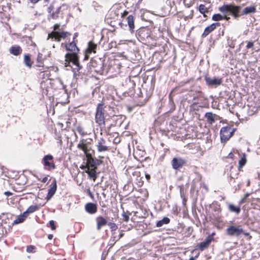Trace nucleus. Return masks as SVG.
<instances>
[{
	"label": "nucleus",
	"mask_w": 260,
	"mask_h": 260,
	"mask_svg": "<svg viewBox=\"0 0 260 260\" xmlns=\"http://www.w3.org/2000/svg\"><path fill=\"white\" fill-rule=\"evenodd\" d=\"M223 17H224V19H226V20H229V19H230V17H227V16H226V14H225V15H224V16H223Z\"/></svg>",
	"instance_id": "6e6d98bb"
},
{
	"label": "nucleus",
	"mask_w": 260,
	"mask_h": 260,
	"mask_svg": "<svg viewBox=\"0 0 260 260\" xmlns=\"http://www.w3.org/2000/svg\"><path fill=\"white\" fill-rule=\"evenodd\" d=\"M246 200V199H245V198H243V199H242L240 201L239 203H240V204H242V203H243L245 202Z\"/></svg>",
	"instance_id": "09e8293b"
},
{
	"label": "nucleus",
	"mask_w": 260,
	"mask_h": 260,
	"mask_svg": "<svg viewBox=\"0 0 260 260\" xmlns=\"http://www.w3.org/2000/svg\"><path fill=\"white\" fill-rule=\"evenodd\" d=\"M44 83H51V81L49 80V79H47L45 81H43L42 82V86L43 85V84Z\"/></svg>",
	"instance_id": "49530a36"
},
{
	"label": "nucleus",
	"mask_w": 260,
	"mask_h": 260,
	"mask_svg": "<svg viewBox=\"0 0 260 260\" xmlns=\"http://www.w3.org/2000/svg\"><path fill=\"white\" fill-rule=\"evenodd\" d=\"M53 157L52 155L50 154L45 155L43 159V164L45 167H48V169L49 170H54L55 169V166L53 162H50V161H52Z\"/></svg>",
	"instance_id": "9b49d317"
},
{
	"label": "nucleus",
	"mask_w": 260,
	"mask_h": 260,
	"mask_svg": "<svg viewBox=\"0 0 260 260\" xmlns=\"http://www.w3.org/2000/svg\"><path fill=\"white\" fill-rule=\"evenodd\" d=\"M135 173L137 174L138 175L140 174V172H136Z\"/></svg>",
	"instance_id": "bf43d9fd"
},
{
	"label": "nucleus",
	"mask_w": 260,
	"mask_h": 260,
	"mask_svg": "<svg viewBox=\"0 0 260 260\" xmlns=\"http://www.w3.org/2000/svg\"><path fill=\"white\" fill-rule=\"evenodd\" d=\"M70 34L66 31H52L51 33L48 34V39H54L55 40L59 42L62 39L66 38Z\"/></svg>",
	"instance_id": "20e7f679"
},
{
	"label": "nucleus",
	"mask_w": 260,
	"mask_h": 260,
	"mask_svg": "<svg viewBox=\"0 0 260 260\" xmlns=\"http://www.w3.org/2000/svg\"><path fill=\"white\" fill-rule=\"evenodd\" d=\"M27 251L29 252H32V246L30 245L29 246L27 247Z\"/></svg>",
	"instance_id": "a18cd8bd"
},
{
	"label": "nucleus",
	"mask_w": 260,
	"mask_h": 260,
	"mask_svg": "<svg viewBox=\"0 0 260 260\" xmlns=\"http://www.w3.org/2000/svg\"><path fill=\"white\" fill-rule=\"evenodd\" d=\"M82 169H86L85 172L88 174L89 177L92 178L93 181H95L97 178V174L96 172V168H90L87 166H83L81 167Z\"/></svg>",
	"instance_id": "ddd939ff"
},
{
	"label": "nucleus",
	"mask_w": 260,
	"mask_h": 260,
	"mask_svg": "<svg viewBox=\"0 0 260 260\" xmlns=\"http://www.w3.org/2000/svg\"><path fill=\"white\" fill-rule=\"evenodd\" d=\"M31 3H32V0H29Z\"/></svg>",
	"instance_id": "0e129e2a"
},
{
	"label": "nucleus",
	"mask_w": 260,
	"mask_h": 260,
	"mask_svg": "<svg viewBox=\"0 0 260 260\" xmlns=\"http://www.w3.org/2000/svg\"><path fill=\"white\" fill-rule=\"evenodd\" d=\"M97 223V229L100 231L103 226L107 224V221L102 216H99L96 219Z\"/></svg>",
	"instance_id": "a211bd4d"
},
{
	"label": "nucleus",
	"mask_w": 260,
	"mask_h": 260,
	"mask_svg": "<svg viewBox=\"0 0 260 260\" xmlns=\"http://www.w3.org/2000/svg\"><path fill=\"white\" fill-rule=\"evenodd\" d=\"M228 209L230 210V211L236 213L237 214H238L241 211L240 207H236L232 204L229 205Z\"/></svg>",
	"instance_id": "393cba45"
},
{
	"label": "nucleus",
	"mask_w": 260,
	"mask_h": 260,
	"mask_svg": "<svg viewBox=\"0 0 260 260\" xmlns=\"http://www.w3.org/2000/svg\"><path fill=\"white\" fill-rule=\"evenodd\" d=\"M50 55V52L47 49H43L39 52L37 59V66L43 67V60Z\"/></svg>",
	"instance_id": "0eeeda50"
},
{
	"label": "nucleus",
	"mask_w": 260,
	"mask_h": 260,
	"mask_svg": "<svg viewBox=\"0 0 260 260\" xmlns=\"http://www.w3.org/2000/svg\"><path fill=\"white\" fill-rule=\"evenodd\" d=\"M224 17L223 16L220 14H215L212 16V20L215 21H218L224 19Z\"/></svg>",
	"instance_id": "473e14b6"
},
{
	"label": "nucleus",
	"mask_w": 260,
	"mask_h": 260,
	"mask_svg": "<svg viewBox=\"0 0 260 260\" xmlns=\"http://www.w3.org/2000/svg\"><path fill=\"white\" fill-rule=\"evenodd\" d=\"M108 225L110 226V228L112 231H115L117 229V225L114 223H109Z\"/></svg>",
	"instance_id": "c9c22d12"
},
{
	"label": "nucleus",
	"mask_w": 260,
	"mask_h": 260,
	"mask_svg": "<svg viewBox=\"0 0 260 260\" xmlns=\"http://www.w3.org/2000/svg\"><path fill=\"white\" fill-rule=\"evenodd\" d=\"M122 215L123 217V219L125 221L127 222L129 220V215H127L126 213L123 212Z\"/></svg>",
	"instance_id": "58836bf2"
},
{
	"label": "nucleus",
	"mask_w": 260,
	"mask_h": 260,
	"mask_svg": "<svg viewBox=\"0 0 260 260\" xmlns=\"http://www.w3.org/2000/svg\"><path fill=\"white\" fill-rule=\"evenodd\" d=\"M123 234H120V237H122L123 236Z\"/></svg>",
	"instance_id": "052dcab7"
},
{
	"label": "nucleus",
	"mask_w": 260,
	"mask_h": 260,
	"mask_svg": "<svg viewBox=\"0 0 260 260\" xmlns=\"http://www.w3.org/2000/svg\"><path fill=\"white\" fill-rule=\"evenodd\" d=\"M48 180V177H45L43 178L42 180V182L45 183Z\"/></svg>",
	"instance_id": "3c124183"
},
{
	"label": "nucleus",
	"mask_w": 260,
	"mask_h": 260,
	"mask_svg": "<svg viewBox=\"0 0 260 260\" xmlns=\"http://www.w3.org/2000/svg\"><path fill=\"white\" fill-rule=\"evenodd\" d=\"M254 46L253 43L252 42H248L246 45L247 48H253Z\"/></svg>",
	"instance_id": "79ce46f5"
},
{
	"label": "nucleus",
	"mask_w": 260,
	"mask_h": 260,
	"mask_svg": "<svg viewBox=\"0 0 260 260\" xmlns=\"http://www.w3.org/2000/svg\"><path fill=\"white\" fill-rule=\"evenodd\" d=\"M104 143H105V140L103 139H101V140L98 142L97 146L99 151L102 152L108 150V147L104 145Z\"/></svg>",
	"instance_id": "4be33fe9"
},
{
	"label": "nucleus",
	"mask_w": 260,
	"mask_h": 260,
	"mask_svg": "<svg viewBox=\"0 0 260 260\" xmlns=\"http://www.w3.org/2000/svg\"><path fill=\"white\" fill-rule=\"evenodd\" d=\"M145 177L148 181H149L150 179V176L148 174H145Z\"/></svg>",
	"instance_id": "8fccbe9b"
},
{
	"label": "nucleus",
	"mask_w": 260,
	"mask_h": 260,
	"mask_svg": "<svg viewBox=\"0 0 260 260\" xmlns=\"http://www.w3.org/2000/svg\"><path fill=\"white\" fill-rule=\"evenodd\" d=\"M209 221L214 224L215 226H218V224L222 222L220 211L219 210H215L214 213L210 215Z\"/></svg>",
	"instance_id": "6e6552de"
},
{
	"label": "nucleus",
	"mask_w": 260,
	"mask_h": 260,
	"mask_svg": "<svg viewBox=\"0 0 260 260\" xmlns=\"http://www.w3.org/2000/svg\"><path fill=\"white\" fill-rule=\"evenodd\" d=\"M85 209L86 212L90 214H94L97 211L96 205L91 203H88L86 204Z\"/></svg>",
	"instance_id": "dca6fc26"
},
{
	"label": "nucleus",
	"mask_w": 260,
	"mask_h": 260,
	"mask_svg": "<svg viewBox=\"0 0 260 260\" xmlns=\"http://www.w3.org/2000/svg\"><path fill=\"white\" fill-rule=\"evenodd\" d=\"M186 160L181 157H175L171 161V165L174 169L177 170L186 164Z\"/></svg>",
	"instance_id": "1a4fd4ad"
},
{
	"label": "nucleus",
	"mask_w": 260,
	"mask_h": 260,
	"mask_svg": "<svg viewBox=\"0 0 260 260\" xmlns=\"http://www.w3.org/2000/svg\"><path fill=\"white\" fill-rule=\"evenodd\" d=\"M57 189V183L56 181L54 179L51 184L50 185V188L48 190V192L47 196V199L48 200L51 199L53 195L56 192Z\"/></svg>",
	"instance_id": "f8f14e48"
},
{
	"label": "nucleus",
	"mask_w": 260,
	"mask_h": 260,
	"mask_svg": "<svg viewBox=\"0 0 260 260\" xmlns=\"http://www.w3.org/2000/svg\"><path fill=\"white\" fill-rule=\"evenodd\" d=\"M205 80L208 86L212 87H216L221 85L222 82V79L221 78L216 77L211 78L206 76Z\"/></svg>",
	"instance_id": "39448f33"
},
{
	"label": "nucleus",
	"mask_w": 260,
	"mask_h": 260,
	"mask_svg": "<svg viewBox=\"0 0 260 260\" xmlns=\"http://www.w3.org/2000/svg\"><path fill=\"white\" fill-rule=\"evenodd\" d=\"M243 232V229L241 226H235L231 225L226 230V233L230 236H239Z\"/></svg>",
	"instance_id": "423d86ee"
},
{
	"label": "nucleus",
	"mask_w": 260,
	"mask_h": 260,
	"mask_svg": "<svg viewBox=\"0 0 260 260\" xmlns=\"http://www.w3.org/2000/svg\"><path fill=\"white\" fill-rule=\"evenodd\" d=\"M215 235V232L212 233L210 235L208 236V237H210L211 238H213V237Z\"/></svg>",
	"instance_id": "864d4df0"
},
{
	"label": "nucleus",
	"mask_w": 260,
	"mask_h": 260,
	"mask_svg": "<svg viewBox=\"0 0 260 260\" xmlns=\"http://www.w3.org/2000/svg\"><path fill=\"white\" fill-rule=\"evenodd\" d=\"M220 25V23L218 22L213 23L210 25L205 28L204 32L203 33L202 37V38L206 37L210 32L213 31L217 26Z\"/></svg>",
	"instance_id": "4468645a"
},
{
	"label": "nucleus",
	"mask_w": 260,
	"mask_h": 260,
	"mask_svg": "<svg viewBox=\"0 0 260 260\" xmlns=\"http://www.w3.org/2000/svg\"><path fill=\"white\" fill-rule=\"evenodd\" d=\"M60 30V25L59 24H55L54 26V29L53 31H59Z\"/></svg>",
	"instance_id": "ea45409f"
},
{
	"label": "nucleus",
	"mask_w": 260,
	"mask_h": 260,
	"mask_svg": "<svg viewBox=\"0 0 260 260\" xmlns=\"http://www.w3.org/2000/svg\"><path fill=\"white\" fill-rule=\"evenodd\" d=\"M241 14H240L239 13H237L233 15V16L235 19H238V18L241 16Z\"/></svg>",
	"instance_id": "37998d69"
},
{
	"label": "nucleus",
	"mask_w": 260,
	"mask_h": 260,
	"mask_svg": "<svg viewBox=\"0 0 260 260\" xmlns=\"http://www.w3.org/2000/svg\"><path fill=\"white\" fill-rule=\"evenodd\" d=\"M247 184H248V185L249 184V181H248V182H247Z\"/></svg>",
	"instance_id": "69168bd1"
},
{
	"label": "nucleus",
	"mask_w": 260,
	"mask_h": 260,
	"mask_svg": "<svg viewBox=\"0 0 260 260\" xmlns=\"http://www.w3.org/2000/svg\"><path fill=\"white\" fill-rule=\"evenodd\" d=\"M249 193H246L245 196H244V198H245V199H246L249 196Z\"/></svg>",
	"instance_id": "5fc2aeb1"
},
{
	"label": "nucleus",
	"mask_w": 260,
	"mask_h": 260,
	"mask_svg": "<svg viewBox=\"0 0 260 260\" xmlns=\"http://www.w3.org/2000/svg\"><path fill=\"white\" fill-rule=\"evenodd\" d=\"M229 155H230V156L233 155L232 153H230L229 154Z\"/></svg>",
	"instance_id": "e2e57ef3"
},
{
	"label": "nucleus",
	"mask_w": 260,
	"mask_h": 260,
	"mask_svg": "<svg viewBox=\"0 0 260 260\" xmlns=\"http://www.w3.org/2000/svg\"><path fill=\"white\" fill-rule=\"evenodd\" d=\"M170 219L168 217H165L161 220H159L156 223V226L157 227H161L164 224H167L170 222Z\"/></svg>",
	"instance_id": "a878e982"
},
{
	"label": "nucleus",
	"mask_w": 260,
	"mask_h": 260,
	"mask_svg": "<svg viewBox=\"0 0 260 260\" xmlns=\"http://www.w3.org/2000/svg\"><path fill=\"white\" fill-rule=\"evenodd\" d=\"M66 49L68 51L72 52V53H69L65 55L64 66L65 67H72L71 63L74 65L76 68L75 70L78 71H79L82 67L80 65L79 62V58L77 55V53L79 51L76 44L74 42H72L69 44L66 45Z\"/></svg>",
	"instance_id": "f257e3e1"
},
{
	"label": "nucleus",
	"mask_w": 260,
	"mask_h": 260,
	"mask_svg": "<svg viewBox=\"0 0 260 260\" xmlns=\"http://www.w3.org/2000/svg\"><path fill=\"white\" fill-rule=\"evenodd\" d=\"M49 224H50V226L52 230H54L55 229V226L54 222L53 220L50 221Z\"/></svg>",
	"instance_id": "a19ab883"
},
{
	"label": "nucleus",
	"mask_w": 260,
	"mask_h": 260,
	"mask_svg": "<svg viewBox=\"0 0 260 260\" xmlns=\"http://www.w3.org/2000/svg\"><path fill=\"white\" fill-rule=\"evenodd\" d=\"M22 52V49L19 46H12L10 49V52L14 55H18Z\"/></svg>",
	"instance_id": "5701e85b"
},
{
	"label": "nucleus",
	"mask_w": 260,
	"mask_h": 260,
	"mask_svg": "<svg viewBox=\"0 0 260 260\" xmlns=\"http://www.w3.org/2000/svg\"><path fill=\"white\" fill-rule=\"evenodd\" d=\"M96 46H97L95 44L93 43V42H89L87 51L89 53H91V52L95 53V50L96 49Z\"/></svg>",
	"instance_id": "c85d7f7f"
},
{
	"label": "nucleus",
	"mask_w": 260,
	"mask_h": 260,
	"mask_svg": "<svg viewBox=\"0 0 260 260\" xmlns=\"http://www.w3.org/2000/svg\"><path fill=\"white\" fill-rule=\"evenodd\" d=\"M45 2L48 3L49 0H45Z\"/></svg>",
	"instance_id": "680f3d73"
},
{
	"label": "nucleus",
	"mask_w": 260,
	"mask_h": 260,
	"mask_svg": "<svg viewBox=\"0 0 260 260\" xmlns=\"http://www.w3.org/2000/svg\"><path fill=\"white\" fill-rule=\"evenodd\" d=\"M32 212V206H30L26 211L23 213L18 216L13 221V224H17L18 223L22 222L28 216L29 213Z\"/></svg>",
	"instance_id": "9d476101"
},
{
	"label": "nucleus",
	"mask_w": 260,
	"mask_h": 260,
	"mask_svg": "<svg viewBox=\"0 0 260 260\" xmlns=\"http://www.w3.org/2000/svg\"><path fill=\"white\" fill-rule=\"evenodd\" d=\"M128 12L126 11H124V12L122 14V17H125V16H126L127 14H128Z\"/></svg>",
	"instance_id": "de8ad7c7"
},
{
	"label": "nucleus",
	"mask_w": 260,
	"mask_h": 260,
	"mask_svg": "<svg viewBox=\"0 0 260 260\" xmlns=\"http://www.w3.org/2000/svg\"><path fill=\"white\" fill-rule=\"evenodd\" d=\"M77 131L82 136L86 134V133H84L83 128L81 126H78L77 127Z\"/></svg>",
	"instance_id": "4c0bfd02"
},
{
	"label": "nucleus",
	"mask_w": 260,
	"mask_h": 260,
	"mask_svg": "<svg viewBox=\"0 0 260 260\" xmlns=\"http://www.w3.org/2000/svg\"><path fill=\"white\" fill-rule=\"evenodd\" d=\"M83 140H82L81 141V142H80V143L79 144H78L77 147L79 149L83 150L84 151L85 154L86 155V154L89 153L87 145L86 144H84L83 143Z\"/></svg>",
	"instance_id": "b1692460"
},
{
	"label": "nucleus",
	"mask_w": 260,
	"mask_h": 260,
	"mask_svg": "<svg viewBox=\"0 0 260 260\" xmlns=\"http://www.w3.org/2000/svg\"><path fill=\"white\" fill-rule=\"evenodd\" d=\"M24 61L26 66L29 68L31 67V62L30 60V55L25 54L24 56Z\"/></svg>",
	"instance_id": "cd10ccee"
},
{
	"label": "nucleus",
	"mask_w": 260,
	"mask_h": 260,
	"mask_svg": "<svg viewBox=\"0 0 260 260\" xmlns=\"http://www.w3.org/2000/svg\"><path fill=\"white\" fill-rule=\"evenodd\" d=\"M86 156L87 158V162L86 165L85 166H87L88 167L92 168H96L95 167V160L92 158L91 154L89 153L86 154Z\"/></svg>",
	"instance_id": "f3484780"
},
{
	"label": "nucleus",
	"mask_w": 260,
	"mask_h": 260,
	"mask_svg": "<svg viewBox=\"0 0 260 260\" xmlns=\"http://www.w3.org/2000/svg\"><path fill=\"white\" fill-rule=\"evenodd\" d=\"M246 159L244 156L243 157L241 158L240 160L239 161V166L240 168H242L246 164Z\"/></svg>",
	"instance_id": "72a5a7b5"
},
{
	"label": "nucleus",
	"mask_w": 260,
	"mask_h": 260,
	"mask_svg": "<svg viewBox=\"0 0 260 260\" xmlns=\"http://www.w3.org/2000/svg\"><path fill=\"white\" fill-rule=\"evenodd\" d=\"M126 20L129 28V30L131 31H133L134 29L135 28L134 16L132 15H130L127 17Z\"/></svg>",
	"instance_id": "412c9836"
},
{
	"label": "nucleus",
	"mask_w": 260,
	"mask_h": 260,
	"mask_svg": "<svg viewBox=\"0 0 260 260\" xmlns=\"http://www.w3.org/2000/svg\"><path fill=\"white\" fill-rule=\"evenodd\" d=\"M189 260H194V258L193 257H191L189 258Z\"/></svg>",
	"instance_id": "13d9d810"
},
{
	"label": "nucleus",
	"mask_w": 260,
	"mask_h": 260,
	"mask_svg": "<svg viewBox=\"0 0 260 260\" xmlns=\"http://www.w3.org/2000/svg\"><path fill=\"white\" fill-rule=\"evenodd\" d=\"M241 7L240 6H236L232 5H231L230 13L234 15L236 13H239V11L241 9Z\"/></svg>",
	"instance_id": "7c9ffc66"
},
{
	"label": "nucleus",
	"mask_w": 260,
	"mask_h": 260,
	"mask_svg": "<svg viewBox=\"0 0 260 260\" xmlns=\"http://www.w3.org/2000/svg\"><path fill=\"white\" fill-rule=\"evenodd\" d=\"M231 5H225L219 8V11L222 12L224 15L228 13H230Z\"/></svg>",
	"instance_id": "bb28decb"
},
{
	"label": "nucleus",
	"mask_w": 260,
	"mask_h": 260,
	"mask_svg": "<svg viewBox=\"0 0 260 260\" xmlns=\"http://www.w3.org/2000/svg\"><path fill=\"white\" fill-rule=\"evenodd\" d=\"M217 116L216 114H213L211 112H207L205 114V117L207 119V122L212 124L215 121V117Z\"/></svg>",
	"instance_id": "aec40b11"
},
{
	"label": "nucleus",
	"mask_w": 260,
	"mask_h": 260,
	"mask_svg": "<svg viewBox=\"0 0 260 260\" xmlns=\"http://www.w3.org/2000/svg\"><path fill=\"white\" fill-rule=\"evenodd\" d=\"M104 105L103 104H99L96 108V112L95 114V122L100 126L103 128L105 125V118L104 116Z\"/></svg>",
	"instance_id": "f03ea898"
},
{
	"label": "nucleus",
	"mask_w": 260,
	"mask_h": 260,
	"mask_svg": "<svg viewBox=\"0 0 260 260\" xmlns=\"http://www.w3.org/2000/svg\"><path fill=\"white\" fill-rule=\"evenodd\" d=\"M61 7L57 8L55 12L50 13L49 15V19L52 18L53 19H56L58 17V14L60 12Z\"/></svg>",
	"instance_id": "c756f323"
},
{
	"label": "nucleus",
	"mask_w": 260,
	"mask_h": 260,
	"mask_svg": "<svg viewBox=\"0 0 260 260\" xmlns=\"http://www.w3.org/2000/svg\"><path fill=\"white\" fill-rule=\"evenodd\" d=\"M37 209V207L36 206H34V208H33L34 211H35Z\"/></svg>",
	"instance_id": "4d7b16f0"
},
{
	"label": "nucleus",
	"mask_w": 260,
	"mask_h": 260,
	"mask_svg": "<svg viewBox=\"0 0 260 260\" xmlns=\"http://www.w3.org/2000/svg\"><path fill=\"white\" fill-rule=\"evenodd\" d=\"M4 194L6 195V196H12L13 193L10 191H7L4 192Z\"/></svg>",
	"instance_id": "c03bdc74"
},
{
	"label": "nucleus",
	"mask_w": 260,
	"mask_h": 260,
	"mask_svg": "<svg viewBox=\"0 0 260 260\" xmlns=\"http://www.w3.org/2000/svg\"><path fill=\"white\" fill-rule=\"evenodd\" d=\"M256 6H251L245 8L242 12V15H248L251 13H254L256 12Z\"/></svg>",
	"instance_id": "6ab92c4d"
},
{
	"label": "nucleus",
	"mask_w": 260,
	"mask_h": 260,
	"mask_svg": "<svg viewBox=\"0 0 260 260\" xmlns=\"http://www.w3.org/2000/svg\"><path fill=\"white\" fill-rule=\"evenodd\" d=\"M58 82L61 84V85L62 86V88L64 90V93H63V94L65 96H68L67 92V90L66 89V86L63 84V83L62 82V81L60 80H58Z\"/></svg>",
	"instance_id": "e433bc0d"
},
{
	"label": "nucleus",
	"mask_w": 260,
	"mask_h": 260,
	"mask_svg": "<svg viewBox=\"0 0 260 260\" xmlns=\"http://www.w3.org/2000/svg\"><path fill=\"white\" fill-rule=\"evenodd\" d=\"M214 241V238L208 237L204 241L201 242L199 245V248L201 250L207 249L211 243V241Z\"/></svg>",
	"instance_id": "2eb2a0df"
},
{
	"label": "nucleus",
	"mask_w": 260,
	"mask_h": 260,
	"mask_svg": "<svg viewBox=\"0 0 260 260\" xmlns=\"http://www.w3.org/2000/svg\"><path fill=\"white\" fill-rule=\"evenodd\" d=\"M199 10L200 12L204 15V17H206L205 13L208 12V11L204 5H200L199 6Z\"/></svg>",
	"instance_id": "2f4dec72"
},
{
	"label": "nucleus",
	"mask_w": 260,
	"mask_h": 260,
	"mask_svg": "<svg viewBox=\"0 0 260 260\" xmlns=\"http://www.w3.org/2000/svg\"><path fill=\"white\" fill-rule=\"evenodd\" d=\"M56 3V1H53L50 6L48 8L47 11L50 14L54 9V5Z\"/></svg>",
	"instance_id": "f704fd0d"
},
{
	"label": "nucleus",
	"mask_w": 260,
	"mask_h": 260,
	"mask_svg": "<svg viewBox=\"0 0 260 260\" xmlns=\"http://www.w3.org/2000/svg\"><path fill=\"white\" fill-rule=\"evenodd\" d=\"M234 131L230 126L223 127L220 129V138L221 142H225L233 135Z\"/></svg>",
	"instance_id": "7ed1b4c3"
},
{
	"label": "nucleus",
	"mask_w": 260,
	"mask_h": 260,
	"mask_svg": "<svg viewBox=\"0 0 260 260\" xmlns=\"http://www.w3.org/2000/svg\"><path fill=\"white\" fill-rule=\"evenodd\" d=\"M53 235H52V234H50V235H48V238L49 239L51 240V239H52L53 238Z\"/></svg>",
	"instance_id": "603ef678"
}]
</instances>
